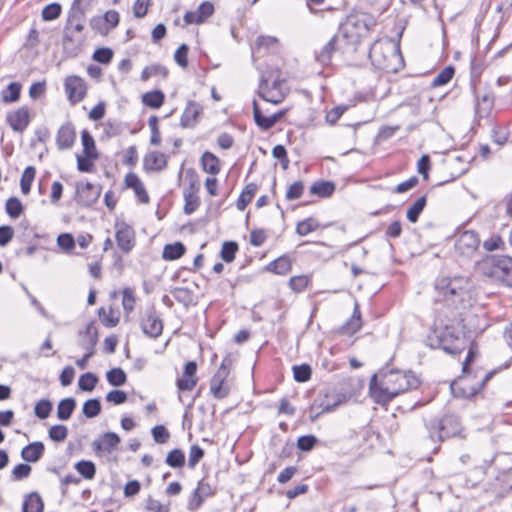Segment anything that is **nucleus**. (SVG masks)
<instances>
[{
    "label": "nucleus",
    "instance_id": "f257e3e1",
    "mask_svg": "<svg viewBox=\"0 0 512 512\" xmlns=\"http://www.w3.org/2000/svg\"><path fill=\"white\" fill-rule=\"evenodd\" d=\"M421 380L411 370L381 369L374 374L369 383V395L381 406L389 404L395 397L417 389Z\"/></svg>",
    "mask_w": 512,
    "mask_h": 512
},
{
    "label": "nucleus",
    "instance_id": "f03ea898",
    "mask_svg": "<svg viewBox=\"0 0 512 512\" xmlns=\"http://www.w3.org/2000/svg\"><path fill=\"white\" fill-rule=\"evenodd\" d=\"M377 26V19L366 12H356L348 15L339 26L338 35L343 43L352 52L357 51L361 41L367 38L371 31Z\"/></svg>",
    "mask_w": 512,
    "mask_h": 512
},
{
    "label": "nucleus",
    "instance_id": "7ed1b4c3",
    "mask_svg": "<svg viewBox=\"0 0 512 512\" xmlns=\"http://www.w3.org/2000/svg\"><path fill=\"white\" fill-rule=\"evenodd\" d=\"M468 352L462 364L463 376L459 380L460 395L464 398H472L477 395L486 385V383L498 372L508 369L512 365V357L495 369L487 372L477 383H473L470 363L478 354V344L472 339H468Z\"/></svg>",
    "mask_w": 512,
    "mask_h": 512
},
{
    "label": "nucleus",
    "instance_id": "20e7f679",
    "mask_svg": "<svg viewBox=\"0 0 512 512\" xmlns=\"http://www.w3.org/2000/svg\"><path fill=\"white\" fill-rule=\"evenodd\" d=\"M468 352L462 364L463 376L459 380L460 395L464 398H472L477 395L486 385V383L498 372L508 369L512 365V357L495 369L487 372L477 383H473L470 363L478 354V344L472 339H468Z\"/></svg>",
    "mask_w": 512,
    "mask_h": 512
},
{
    "label": "nucleus",
    "instance_id": "39448f33",
    "mask_svg": "<svg viewBox=\"0 0 512 512\" xmlns=\"http://www.w3.org/2000/svg\"><path fill=\"white\" fill-rule=\"evenodd\" d=\"M428 438L437 443L434 448L436 452L440 445L451 438H465L464 427L460 417L454 413H446L442 416H435L425 422Z\"/></svg>",
    "mask_w": 512,
    "mask_h": 512
},
{
    "label": "nucleus",
    "instance_id": "423d86ee",
    "mask_svg": "<svg viewBox=\"0 0 512 512\" xmlns=\"http://www.w3.org/2000/svg\"><path fill=\"white\" fill-rule=\"evenodd\" d=\"M346 401V396L338 393L333 388H323L319 391L312 404L309 406L311 421H315L320 415L334 411Z\"/></svg>",
    "mask_w": 512,
    "mask_h": 512
},
{
    "label": "nucleus",
    "instance_id": "0eeeda50",
    "mask_svg": "<svg viewBox=\"0 0 512 512\" xmlns=\"http://www.w3.org/2000/svg\"><path fill=\"white\" fill-rule=\"evenodd\" d=\"M398 50L390 41L376 39L369 49V59L372 65L385 72L395 71L392 61L397 57Z\"/></svg>",
    "mask_w": 512,
    "mask_h": 512
},
{
    "label": "nucleus",
    "instance_id": "6e6552de",
    "mask_svg": "<svg viewBox=\"0 0 512 512\" xmlns=\"http://www.w3.org/2000/svg\"><path fill=\"white\" fill-rule=\"evenodd\" d=\"M458 327V325L455 326L454 324L445 325L437 338V346L451 355L461 354L468 344L467 336Z\"/></svg>",
    "mask_w": 512,
    "mask_h": 512
},
{
    "label": "nucleus",
    "instance_id": "1a4fd4ad",
    "mask_svg": "<svg viewBox=\"0 0 512 512\" xmlns=\"http://www.w3.org/2000/svg\"><path fill=\"white\" fill-rule=\"evenodd\" d=\"M440 295L435 302L443 303L444 307L451 312L455 311V315L459 317V312H466L473 307L475 299L473 298V290H439Z\"/></svg>",
    "mask_w": 512,
    "mask_h": 512
},
{
    "label": "nucleus",
    "instance_id": "9d476101",
    "mask_svg": "<svg viewBox=\"0 0 512 512\" xmlns=\"http://www.w3.org/2000/svg\"><path fill=\"white\" fill-rule=\"evenodd\" d=\"M82 0H74L72 7L68 13L67 25L65 27L64 45L70 42L81 44L83 38H75V33H81L84 29L85 11L81 8Z\"/></svg>",
    "mask_w": 512,
    "mask_h": 512
},
{
    "label": "nucleus",
    "instance_id": "9b49d317",
    "mask_svg": "<svg viewBox=\"0 0 512 512\" xmlns=\"http://www.w3.org/2000/svg\"><path fill=\"white\" fill-rule=\"evenodd\" d=\"M458 326L470 339L482 334L488 328L489 323L483 313L479 315L469 309L466 312H459Z\"/></svg>",
    "mask_w": 512,
    "mask_h": 512
},
{
    "label": "nucleus",
    "instance_id": "f8f14e48",
    "mask_svg": "<svg viewBox=\"0 0 512 512\" xmlns=\"http://www.w3.org/2000/svg\"><path fill=\"white\" fill-rule=\"evenodd\" d=\"M232 360L229 355L222 359V362L210 380V392L216 399H223L229 394V387L225 385L230 374Z\"/></svg>",
    "mask_w": 512,
    "mask_h": 512
},
{
    "label": "nucleus",
    "instance_id": "ddd939ff",
    "mask_svg": "<svg viewBox=\"0 0 512 512\" xmlns=\"http://www.w3.org/2000/svg\"><path fill=\"white\" fill-rule=\"evenodd\" d=\"M482 268L485 274L497 278L503 284L507 285V279L510 278L512 271V257H494L491 260L485 261Z\"/></svg>",
    "mask_w": 512,
    "mask_h": 512
},
{
    "label": "nucleus",
    "instance_id": "4468645a",
    "mask_svg": "<svg viewBox=\"0 0 512 512\" xmlns=\"http://www.w3.org/2000/svg\"><path fill=\"white\" fill-rule=\"evenodd\" d=\"M349 52L342 38L336 33L319 51L315 52V60L322 66H328L331 63L332 56L335 52Z\"/></svg>",
    "mask_w": 512,
    "mask_h": 512
},
{
    "label": "nucleus",
    "instance_id": "2eb2a0df",
    "mask_svg": "<svg viewBox=\"0 0 512 512\" xmlns=\"http://www.w3.org/2000/svg\"><path fill=\"white\" fill-rule=\"evenodd\" d=\"M65 93L71 104H77L81 102L87 91L85 81L76 75L68 76L64 82Z\"/></svg>",
    "mask_w": 512,
    "mask_h": 512
},
{
    "label": "nucleus",
    "instance_id": "dca6fc26",
    "mask_svg": "<svg viewBox=\"0 0 512 512\" xmlns=\"http://www.w3.org/2000/svg\"><path fill=\"white\" fill-rule=\"evenodd\" d=\"M31 122L29 108L22 106L6 115V123L14 132L23 133Z\"/></svg>",
    "mask_w": 512,
    "mask_h": 512
},
{
    "label": "nucleus",
    "instance_id": "f3484780",
    "mask_svg": "<svg viewBox=\"0 0 512 512\" xmlns=\"http://www.w3.org/2000/svg\"><path fill=\"white\" fill-rule=\"evenodd\" d=\"M198 380L196 362L188 361L184 365L181 377L176 379L175 384L179 392L192 391L196 387Z\"/></svg>",
    "mask_w": 512,
    "mask_h": 512
},
{
    "label": "nucleus",
    "instance_id": "a211bd4d",
    "mask_svg": "<svg viewBox=\"0 0 512 512\" xmlns=\"http://www.w3.org/2000/svg\"><path fill=\"white\" fill-rule=\"evenodd\" d=\"M214 5L210 1L202 2L197 10L187 11L184 14L183 20L185 24H203L214 13Z\"/></svg>",
    "mask_w": 512,
    "mask_h": 512
},
{
    "label": "nucleus",
    "instance_id": "6ab92c4d",
    "mask_svg": "<svg viewBox=\"0 0 512 512\" xmlns=\"http://www.w3.org/2000/svg\"><path fill=\"white\" fill-rule=\"evenodd\" d=\"M76 141V130L72 122L62 124L56 134V145L59 150L71 149Z\"/></svg>",
    "mask_w": 512,
    "mask_h": 512
},
{
    "label": "nucleus",
    "instance_id": "aec40b11",
    "mask_svg": "<svg viewBox=\"0 0 512 512\" xmlns=\"http://www.w3.org/2000/svg\"><path fill=\"white\" fill-rule=\"evenodd\" d=\"M142 332L150 338H158L163 332V321L155 311L147 313L141 320Z\"/></svg>",
    "mask_w": 512,
    "mask_h": 512
},
{
    "label": "nucleus",
    "instance_id": "412c9836",
    "mask_svg": "<svg viewBox=\"0 0 512 512\" xmlns=\"http://www.w3.org/2000/svg\"><path fill=\"white\" fill-rule=\"evenodd\" d=\"M286 111L281 110L271 116H264L256 100L253 101V116L257 126L266 131L272 128L284 115Z\"/></svg>",
    "mask_w": 512,
    "mask_h": 512
},
{
    "label": "nucleus",
    "instance_id": "4be33fe9",
    "mask_svg": "<svg viewBox=\"0 0 512 512\" xmlns=\"http://www.w3.org/2000/svg\"><path fill=\"white\" fill-rule=\"evenodd\" d=\"M286 111L281 110L271 116H264L256 100L253 101V116L257 126L266 131L272 128L284 115Z\"/></svg>",
    "mask_w": 512,
    "mask_h": 512
},
{
    "label": "nucleus",
    "instance_id": "5701e85b",
    "mask_svg": "<svg viewBox=\"0 0 512 512\" xmlns=\"http://www.w3.org/2000/svg\"><path fill=\"white\" fill-rule=\"evenodd\" d=\"M202 106L195 101H188L180 118V125L183 128H193L202 114Z\"/></svg>",
    "mask_w": 512,
    "mask_h": 512
},
{
    "label": "nucleus",
    "instance_id": "b1692460",
    "mask_svg": "<svg viewBox=\"0 0 512 512\" xmlns=\"http://www.w3.org/2000/svg\"><path fill=\"white\" fill-rule=\"evenodd\" d=\"M116 242L118 247L124 252L128 253L134 246V232L125 223L116 225Z\"/></svg>",
    "mask_w": 512,
    "mask_h": 512
},
{
    "label": "nucleus",
    "instance_id": "393cba45",
    "mask_svg": "<svg viewBox=\"0 0 512 512\" xmlns=\"http://www.w3.org/2000/svg\"><path fill=\"white\" fill-rule=\"evenodd\" d=\"M124 182L127 188L134 190L135 196L141 203H149L150 198L147 190L137 174L133 172L127 173Z\"/></svg>",
    "mask_w": 512,
    "mask_h": 512
},
{
    "label": "nucleus",
    "instance_id": "a878e982",
    "mask_svg": "<svg viewBox=\"0 0 512 512\" xmlns=\"http://www.w3.org/2000/svg\"><path fill=\"white\" fill-rule=\"evenodd\" d=\"M81 336L80 346L85 351H95V347L98 342V330L93 321L86 325L84 331H80Z\"/></svg>",
    "mask_w": 512,
    "mask_h": 512
},
{
    "label": "nucleus",
    "instance_id": "bb28decb",
    "mask_svg": "<svg viewBox=\"0 0 512 512\" xmlns=\"http://www.w3.org/2000/svg\"><path fill=\"white\" fill-rule=\"evenodd\" d=\"M77 192L79 193L80 203L85 206L95 203L100 196V188L90 182L82 186L78 185Z\"/></svg>",
    "mask_w": 512,
    "mask_h": 512
},
{
    "label": "nucleus",
    "instance_id": "cd10ccee",
    "mask_svg": "<svg viewBox=\"0 0 512 512\" xmlns=\"http://www.w3.org/2000/svg\"><path fill=\"white\" fill-rule=\"evenodd\" d=\"M143 166L146 171H161L167 166V158L164 153L153 151L145 155Z\"/></svg>",
    "mask_w": 512,
    "mask_h": 512
},
{
    "label": "nucleus",
    "instance_id": "c85d7f7f",
    "mask_svg": "<svg viewBox=\"0 0 512 512\" xmlns=\"http://www.w3.org/2000/svg\"><path fill=\"white\" fill-rule=\"evenodd\" d=\"M479 244V237L474 231L463 232L457 241V247L462 253L474 252L477 250Z\"/></svg>",
    "mask_w": 512,
    "mask_h": 512
},
{
    "label": "nucleus",
    "instance_id": "c756f323",
    "mask_svg": "<svg viewBox=\"0 0 512 512\" xmlns=\"http://www.w3.org/2000/svg\"><path fill=\"white\" fill-rule=\"evenodd\" d=\"M257 93L263 100L273 104H279L285 98V94L282 91L268 89V81L264 77L260 80Z\"/></svg>",
    "mask_w": 512,
    "mask_h": 512
},
{
    "label": "nucleus",
    "instance_id": "7c9ffc66",
    "mask_svg": "<svg viewBox=\"0 0 512 512\" xmlns=\"http://www.w3.org/2000/svg\"><path fill=\"white\" fill-rule=\"evenodd\" d=\"M120 441L121 439L117 433L106 432L102 435L100 440L93 442V447L95 450H102L109 453L116 449Z\"/></svg>",
    "mask_w": 512,
    "mask_h": 512
},
{
    "label": "nucleus",
    "instance_id": "2f4dec72",
    "mask_svg": "<svg viewBox=\"0 0 512 512\" xmlns=\"http://www.w3.org/2000/svg\"><path fill=\"white\" fill-rule=\"evenodd\" d=\"M45 446L41 441L32 442L22 448L21 457L26 462H37L44 454Z\"/></svg>",
    "mask_w": 512,
    "mask_h": 512
},
{
    "label": "nucleus",
    "instance_id": "473e14b6",
    "mask_svg": "<svg viewBox=\"0 0 512 512\" xmlns=\"http://www.w3.org/2000/svg\"><path fill=\"white\" fill-rule=\"evenodd\" d=\"M44 502L38 492H31L24 497L22 512H43Z\"/></svg>",
    "mask_w": 512,
    "mask_h": 512
},
{
    "label": "nucleus",
    "instance_id": "72a5a7b5",
    "mask_svg": "<svg viewBox=\"0 0 512 512\" xmlns=\"http://www.w3.org/2000/svg\"><path fill=\"white\" fill-rule=\"evenodd\" d=\"M201 166L206 173L216 175L220 172L219 158L213 153L206 151L202 154Z\"/></svg>",
    "mask_w": 512,
    "mask_h": 512
},
{
    "label": "nucleus",
    "instance_id": "f704fd0d",
    "mask_svg": "<svg viewBox=\"0 0 512 512\" xmlns=\"http://www.w3.org/2000/svg\"><path fill=\"white\" fill-rule=\"evenodd\" d=\"M335 191V184L331 181H316L310 187V193L320 198H328Z\"/></svg>",
    "mask_w": 512,
    "mask_h": 512
},
{
    "label": "nucleus",
    "instance_id": "c9c22d12",
    "mask_svg": "<svg viewBox=\"0 0 512 512\" xmlns=\"http://www.w3.org/2000/svg\"><path fill=\"white\" fill-rule=\"evenodd\" d=\"M165 100V95L161 90H153L146 92L142 96V102L145 106L158 109L160 108Z\"/></svg>",
    "mask_w": 512,
    "mask_h": 512
},
{
    "label": "nucleus",
    "instance_id": "e433bc0d",
    "mask_svg": "<svg viewBox=\"0 0 512 512\" xmlns=\"http://www.w3.org/2000/svg\"><path fill=\"white\" fill-rule=\"evenodd\" d=\"M257 190H258V186L255 183L247 184L237 200V203H236L237 209L240 211H243L247 207V205L251 202V200L254 197V195L256 194Z\"/></svg>",
    "mask_w": 512,
    "mask_h": 512
},
{
    "label": "nucleus",
    "instance_id": "4c0bfd02",
    "mask_svg": "<svg viewBox=\"0 0 512 512\" xmlns=\"http://www.w3.org/2000/svg\"><path fill=\"white\" fill-rule=\"evenodd\" d=\"M169 74L168 69L159 63L146 66L141 73L140 79L147 81L153 76H161L163 79L167 78Z\"/></svg>",
    "mask_w": 512,
    "mask_h": 512
},
{
    "label": "nucleus",
    "instance_id": "58836bf2",
    "mask_svg": "<svg viewBox=\"0 0 512 512\" xmlns=\"http://www.w3.org/2000/svg\"><path fill=\"white\" fill-rule=\"evenodd\" d=\"M76 407V401L72 397L64 398L58 403L57 417L60 420H68Z\"/></svg>",
    "mask_w": 512,
    "mask_h": 512
},
{
    "label": "nucleus",
    "instance_id": "ea45409f",
    "mask_svg": "<svg viewBox=\"0 0 512 512\" xmlns=\"http://www.w3.org/2000/svg\"><path fill=\"white\" fill-rule=\"evenodd\" d=\"M186 251L185 245L181 242L167 244L163 249V258L166 260H176L184 255Z\"/></svg>",
    "mask_w": 512,
    "mask_h": 512
},
{
    "label": "nucleus",
    "instance_id": "a19ab883",
    "mask_svg": "<svg viewBox=\"0 0 512 512\" xmlns=\"http://www.w3.org/2000/svg\"><path fill=\"white\" fill-rule=\"evenodd\" d=\"M267 268L276 274H286L291 268V260L288 256H280L270 262Z\"/></svg>",
    "mask_w": 512,
    "mask_h": 512
},
{
    "label": "nucleus",
    "instance_id": "79ce46f5",
    "mask_svg": "<svg viewBox=\"0 0 512 512\" xmlns=\"http://www.w3.org/2000/svg\"><path fill=\"white\" fill-rule=\"evenodd\" d=\"M427 203L426 195L419 197L413 205L407 210V219L411 223H415L418 221L420 214L424 210Z\"/></svg>",
    "mask_w": 512,
    "mask_h": 512
},
{
    "label": "nucleus",
    "instance_id": "37998d69",
    "mask_svg": "<svg viewBox=\"0 0 512 512\" xmlns=\"http://www.w3.org/2000/svg\"><path fill=\"white\" fill-rule=\"evenodd\" d=\"M81 141L83 146V154H87V156H99L95 140L88 130L84 129L81 132Z\"/></svg>",
    "mask_w": 512,
    "mask_h": 512
},
{
    "label": "nucleus",
    "instance_id": "c03bdc74",
    "mask_svg": "<svg viewBox=\"0 0 512 512\" xmlns=\"http://www.w3.org/2000/svg\"><path fill=\"white\" fill-rule=\"evenodd\" d=\"M319 227V222L316 219L309 217L297 223L296 233L300 236H306L309 233L316 231Z\"/></svg>",
    "mask_w": 512,
    "mask_h": 512
},
{
    "label": "nucleus",
    "instance_id": "a18cd8bd",
    "mask_svg": "<svg viewBox=\"0 0 512 512\" xmlns=\"http://www.w3.org/2000/svg\"><path fill=\"white\" fill-rule=\"evenodd\" d=\"M174 298L185 308L195 306L197 304V297L193 294L192 290H172Z\"/></svg>",
    "mask_w": 512,
    "mask_h": 512
},
{
    "label": "nucleus",
    "instance_id": "49530a36",
    "mask_svg": "<svg viewBox=\"0 0 512 512\" xmlns=\"http://www.w3.org/2000/svg\"><path fill=\"white\" fill-rule=\"evenodd\" d=\"M107 381L112 386H122L127 381V375L122 368H112L106 373Z\"/></svg>",
    "mask_w": 512,
    "mask_h": 512
},
{
    "label": "nucleus",
    "instance_id": "de8ad7c7",
    "mask_svg": "<svg viewBox=\"0 0 512 512\" xmlns=\"http://www.w3.org/2000/svg\"><path fill=\"white\" fill-rule=\"evenodd\" d=\"M165 463L172 468H182L185 465V454L181 449L171 450L165 459Z\"/></svg>",
    "mask_w": 512,
    "mask_h": 512
},
{
    "label": "nucleus",
    "instance_id": "09e8293b",
    "mask_svg": "<svg viewBox=\"0 0 512 512\" xmlns=\"http://www.w3.org/2000/svg\"><path fill=\"white\" fill-rule=\"evenodd\" d=\"M36 175V169L33 166H28L25 168L21 179H20V187L23 194H28L31 190L32 183L34 181Z\"/></svg>",
    "mask_w": 512,
    "mask_h": 512
},
{
    "label": "nucleus",
    "instance_id": "8fccbe9b",
    "mask_svg": "<svg viewBox=\"0 0 512 512\" xmlns=\"http://www.w3.org/2000/svg\"><path fill=\"white\" fill-rule=\"evenodd\" d=\"M21 87V84L18 82L10 83L2 93L3 102L13 103L18 101L20 98Z\"/></svg>",
    "mask_w": 512,
    "mask_h": 512
},
{
    "label": "nucleus",
    "instance_id": "3c124183",
    "mask_svg": "<svg viewBox=\"0 0 512 512\" xmlns=\"http://www.w3.org/2000/svg\"><path fill=\"white\" fill-rule=\"evenodd\" d=\"M99 156H87V154H76L77 169L80 172L89 173L94 170V162Z\"/></svg>",
    "mask_w": 512,
    "mask_h": 512
},
{
    "label": "nucleus",
    "instance_id": "603ef678",
    "mask_svg": "<svg viewBox=\"0 0 512 512\" xmlns=\"http://www.w3.org/2000/svg\"><path fill=\"white\" fill-rule=\"evenodd\" d=\"M187 177H189V184L183 190L184 196H197L200 190V184L198 177L193 169L187 171Z\"/></svg>",
    "mask_w": 512,
    "mask_h": 512
},
{
    "label": "nucleus",
    "instance_id": "864d4df0",
    "mask_svg": "<svg viewBox=\"0 0 512 512\" xmlns=\"http://www.w3.org/2000/svg\"><path fill=\"white\" fill-rule=\"evenodd\" d=\"M75 469L85 478L93 479L96 474V466L92 461L80 460L75 464Z\"/></svg>",
    "mask_w": 512,
    "mask_h": 512
},
{
    "label": "nucleus",
    "instance_id": "5fc2aeb1",
    "mask_svg": "<svg viewBox=\"0 0 512 512\" xmlns=\"http://www.w3.org/2000/svg\"><path fill=\"white\" fill-rule=\"evenodd\" d=\"M82 412L87 418H94L101 412V402L98 398L88 399L84 402Z\"/></svg>",
    "mask_w": 512,
    "mask_h": 512
},
{
    "label": "nucleus",
    "instance_id": "6e6d98bb",
    "mask_svg": "<svg viewBox=\"0 0 512 512\" xmlns=\"http://www.w3.org/2000/svg\"><path fill=\"white\" fill-rule=\"evenodd\" d=\"M467 283L463 276L443 277L435 288H462Z\"/></svg>",
    "mask_w": 512,
    "mask_h": 512
},
{
    "label": "nucleus",
    "instance_id": "4d7b16f0",
    "mask_svg": "<svg viewBox=\"0 0 512 512\" xmlns=\"http://www.w3.org/2000/svg\"><path fill=\"white\" fill-rule=\"evenodd\" d=\"M5 210L11 218L15 219L22 214L24 207L17 197H10L5 203Z\"/></svg>",
    "mask_w": 512,
    "mask_h": 512
},
{
    "label": "nucleus",
    "instance_id": "13d9d810",
    "mask_svg": "<svg viewBox=\"0 0 512 512\" xmlns=\"http://www.w3.org/2000/svg\"><path fill=\"white\" fill-rule=\"evenodd\" d=\"M98 382V377L92 372L82 374L78 380L79 389L82 391H92Z\"/></svg>",
    "mask_w": 512,
    "mask_h": 512
},
{
    "label": "nucleus",
    "instance_id": "bf43d9fd",
    "mask_svg": "<svg viewBox=\"0 0 512 512\" xmlns=\"http://www.w3.org/2000/svg\"><path fill=\"white\" fill-rule=\"evenodd\" d=\"M278 43V40L276 37L273 36H259L255 41V47L252 48L253 51H256L258 53L261 52V50L268 51L270 48L276 46Z\"/></svg>",
    "mask_w": 512,
    "mask_h": 512
},
{
    "label": "nucleus",
    "instance_id": "052dcab7",
    "mask_svg": "<svg viewBox=\"0 0 512 512\" xmlns=\"http://www.w3.org/2000/svg\"><path fill=\"white\" fill-rule=\"evenodd\" d=\"M311 367L308 364L295 365L293 367V377L295 381L303 383L311 378Z\"/></svg>",
    "mask_w": 512,
    "mask_h": 512
},
{
    "label": "nucleus",
    "instance_id": "680f3d73",
    "mask_svg": "<svg viewBox=\"0 0 512 512\" xmlns=\"http://www.w3.org/2000/svg\"><path fill=\"white\" fill-rule=\"evenodd\" d=\"M455 73V69L453 66L445 67L432 81L433 87H439L447 84L452 79Z\"/></svg>",
    "mask_w": 512,
    "mask_h": 512
},
{
    "label": "nucleus",
    "instance_id": "e2e57ef3",
    "mask_svg": "<svg viewBox=\"0 0 512 512\" xmlns=\"http://www.w3.org/2000/svg\"><path fill=\"white\" fill-rule=\"evenodd\" d=\"M237 250H238V244L236 242H234V241L224 242L222 245V248H221V252H220L221 258L225 262H231L234 260Z\"/></svg>",
    "mask_w": 512,
    "mask_h": 512
},
{
    "label": "nucleus",
    "instance_id": "0e129e2a",
    "mask_svg": "<svg viewBox=\"0 0 512 512\" xmlns=\"http://www.w3.org/2000/svg\"><path fill=\"white\" fill-rule=\"evenodd\" d=\"M62 8L59 3H51L46 5L42 10V18L45 21H52L57 19L61 14Z\"/></svg>",
    "mask_w": 512,
    "mask_h": 512
},
{
    "label": "nucleus",
    "instance_id": "69168bd1",
    "mask_svg": "<svg viewBox=\"0 0 512 512\" xmlns=\"http://www.w3.org/2000/svg\"><path fill=\"white\" fill-rule=\"evenodd\" d=\"M306 5L312 14L318 15L325 11H332L333 8L327 5L326 0H306Z\"/></svg>",
    "mask_w": 512,
    "mask_h": 512
},
{
    "label": "nucleus",
    "instance_id": "338daca9",
    "mask_svg": "<svg viewBox=\"0 0 512 512\" xmlns=\"http://www.w3.org/2000/svg\"><path fill=\"white\" fill-rule=\"evenodd\" d=\"M31 466L25 463L17 464L12 472H11V479L13 481H20L25 478H27L31 473Z\"/></svg>",
    "mask_w": 512,
    "mask_h": 512
},
{
    "label": "nucleus",
    "instance_id": "774afa93",
    "mask_svg": "<svg viewBox=\"0 0 512 512\" xmlns=\"http://www.w3.org/2000/svg\"><path fill=\"white\" fill-rule=\"evenodd\" d=\"M145 508L150 512H170L169 504H162L151 496L147 498Z\"/></svg>",
    "mask_w": 512,
    "mask_h": 512
}]
</instances>
